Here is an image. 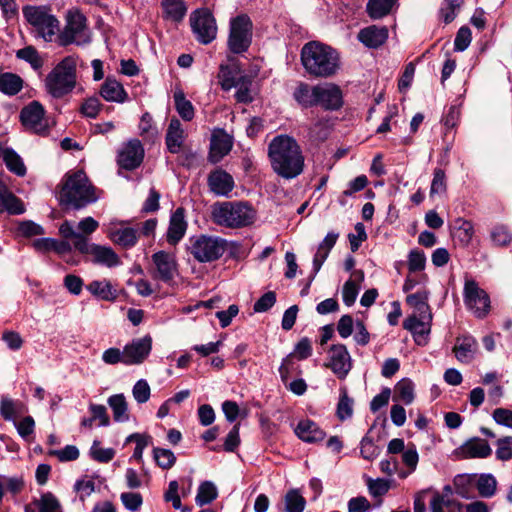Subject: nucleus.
<instances>
[{
	"label": "nucleus",
	"mask_w": 512,
	"mask_h": 512,
	"mask_svg": "<svg viewBox=\"0 0 512 512\" xmlns=\"http://www.w3.org/2000/svg\"><path fill=\"white\" fill-rule=\"evenodd\" d=\"M271 168L279 177L291 180L304 171L305 157L298 142L291 136L279 135L268 145Z\"/></svg>",
	"instance_id": "1"
},
{
	"label": "nucleus",
	"mask_w": 512,
	"mask_h": 512,
	"mask_svg": "<svg viewBox=\"0 0 512 512\" xmlns=\"http://www.w3.org/2000/svg\"><path fill=\"white\" fill-rule=\"evenodd\" d=\"M301 62L305 71L316 78H328L340 69L338 52L317 41L306 43L301 50Z\"/></svg>",
	"instance_id": "2"
},
{
	"label": "nucleus",
	"mask_w": 512,
	"mask_h": 512,
	"mask_svg": "<svg viewBox=\"0 0 512 512\" xmlns=\"http://www.w3.org/2000/svg\"><path fill=\"white\" fill-rule=\"evenodd\" d=\"M98 198L96 188L85 172L78 170L66 175L59 193L61 205L78 210L96 202Z\"/></svg>",
	"instance_id": "3"
},
{
	"label": "nucleus",
	"mask_w": 512,
	"mask_h": 512,
	"mask_svg": "<svg viewBox=\"0 0 512 512\" xmlns=\"http://www.w3.org/2000/svg\"><path fill=\"white\" fill-rule=\"evenodd\" d=\"M212 220L215 224L226 228H243L253 224L256 211L243 201L218 202L212 206Z\"/></svg>",
	"instance_id": "4"
},
{
	"label": "nucleus",
	"mask_w": 512,
	"mask_h": 512,
	"mask_svg": "<svg viewBox=\"0 0 512 512\" xmlns=\"http://www.w3.org/2000/svg\"><path fill=\"white\" fill-rule=\"evenodd\" d=\"M228 242L219 236L201 234L189 239L188 251L200 263L220 259L227 250Z\"/></svg>",
	"instance_id": "5"
},
{
	"label": "nucleus",
	"mask_w": 512,
	"mask_h": 512,
	"mask_svg": "<svg viewBox=\"0 0 512 512\" xmlns=\"http://www.w3.org/2000/svg\"><path fill=\"white\" fill-rule=\"evenodd\" d=\"M76 61L73 57H65L47 76L46 87L54 97L68 94L75 86Z\"/></svg>",
	"instance_id": "6"
},
{
	"label": "nucleus",
	"mask_w": 512,
	"mask_h": 512,
	"mask_svg": "<svg viewBox=\"0 0 512 512\" xmlns=\"http://www.w3.org/2000/svg\"><path fill=\"white\" fill-rule=\"evenodd\" d=\"M86 22V17L78 9L69 10L66 15V25L59 34L60 45L88 44L91 41V35Z\"/></svg>",
	"instance_id": "7"
},
{
	"label": "nucleus",
	"mask_w": 512,
	"mask_h": 512,
	"mask_svg": "<svg viewBox=\"0 0 512 512\" xmlns=\"http://www.w3.org/2000/svg\"><path fill=\"white\" fill-rule=\"evenodd\" d=\"M23 16L47 42L52 41L59 30L58 19L45 6H26L23 8Z\"/></svg>",
	"instance_id": "8"
},
{
	"label": "nucleus",
	"mask_w": 512,
	"mask_h": 512,
	"mask_svg": "<svg viewBox=\"0 0 512 512\" xmlns=\"http://www.w3.org/2000/svg\"><path fill=\"white\" fill-rule=\"evenodd\" d=\"M252 22L247 15H238L231 18L227 45L234 54H241L248 50L252 42Z\"/></svg>",
	"instance_id": "9"
},
{
	"label": "nucleus",
	"mask_w": 512,
	"mask_h": 512,
	"mask_svg": "<svg viewBox=\"0 0 512 512\" xmlns=\"http://www.w3.org/2000/svg\"><path fill=\"white\" fill-rule=\"evenodd\" d=\"M463 300L467 309L477 318H484L491 308L488 293L473 279H466L463 288Z\"/></svg>",
	"instance_id": "10"
},
{
	"label": "nucleus",
	"mask_w": 512,
	"mask_h": 512,
	"mask_svg": "<svg viewBox=\"0 0 512 512\" xmlns=\"http://www.w3.org/2000/svg\"><path fill=\"white\" fill-rule=\"evenodd\" d=\"M190 25L195 38L201 44L207 45L217 36L216 20L206 8L197 9L191 13Z\"/></svg>",
	"instance_id": "11"
},
{
	"label": "nucleus",
	"mask_w": 512,
	"mask_h": 512,
	"mask_svg": "<svg viewBox=\"0 0 512 512\" xmlns=\"http://www.w3.org/2000/svg\"><path fill=\"white\" fill-rule=\"evenodd\" d=\"M153 270L151 276L155 280L171 284L178 274V264L174 254L158 251L152 255Z\"/></svg>",
	"instance_id": "12"
},
{
	"label": "nucleus",
	"mask_w": 512,
	"mask_h": 512,
	"mask_svg": "<svg viewBox=\"0 0 512 512\" xmlns=\"http://www.w3.org/2000/svg\"><path fill=\"white\" fill-rule=\"evenodd\" d=\"M76 250L82 254L91 256V261L98 265L112 268L120 264L118 255L111 247L89 243L88 239H79L76 243Z\"/></svg>",
	"instance_id": "13"
},
{
	"label": "nucleus",
	"mask_w": 512,
	"mask_h": 512,
	"mask_svg": "<svg viewBox=\"0 0 512 512\" xmlns=\"http://www.w3.org/2000/svg\"><path fill=\"white\" fill-rule=\"evenodd\" d=\"M432 313L412 314L403 322V327L410 331L419 346H425L431 332Z\"/></svg>",
	"instance_id": "14"
},
{
	"label": "nucleus",
	"mask_w": 512,
	"mask_h": 512,
	"mask_svg": "<svg viewBox=\"0 0 512 512\" xmlns=\"http://www.w3.org/2000/svg\"><path fill=\"white\" fill-rule=\"evenodd\" d=\"M151 349V336L145 335L142 338L133 339L124 346V364H141L149 356Z\"/></svg>",
	"instance_id": "15"
},
{
	"label": "nucleus",
	"mask_w": 512,
	"mask_h": 512,
	"mask_svg": "<svg viewBox=\"0 0 512 512\" xmlns=\"http://www.w3.org/2000/svg\"><path fill=\"white\" fill-rule=\"evenodd\" d=\"M144 158V149L137 139L129 140L118 152L117 162L126 170H133L140 166Z\"/></svg>",
	"instance_id": "16"
},
{
	"label": "nucleus",
	"mask_w": 512,
	"mask_h": 512,
	"mask_svg": "<svg viewBox=\"0 0 512 512\" xmlns=\"http://www.w3.org/2000/svg\"><path fill=\"white\" fill-rule=\"evenodd\" d=\"M207 185L211 193L218 197H229L235 188V181L227 171L217 168L207 177Z\"/></svg>",
	"instance_id": "17"
},
{
	"label": "nucleus",
	"mask_w": 512,
	"mask_h": 512,
	"mask_svg": "<svg viewBox=\"0 0 512 512\" xmlns=\"http://www.w3.org/2000/svg\"><path fill=\"white\" fill-rule=\"evenodd\" d=\"M327 366L338 378L343 379L346 377L352 364L350 354L344 345L337 344L331 347Z\"/></svg>",
	"instance_id": "18"
},
{
	"label": "nucleus",
	"mask_w": 512,
	"mask_h": 512,
	"mask_svg": "<svg viewBox=\"0 0 512 512\" xmlns=\"http://www.w3.org/2000/svg\"><path fill=\"white\" fill-rule=\"evenodd\" d=\"M342 104L343 96L339 86L333 83L317 85V106L326 110H337Z\"/></svg>",
	"instance_id": "19"
},
{
	"label": "nucleus",
	"mask_w": 512,
	"mask_h": 512,
	"mask_svg": "<svg viewBox=\"0 0 512 512\" xmlns=\"http://www.w3.org/2000/svg\"><path fill=\"white\" fill-rule=\"evenodd\" d=\"M233 137L225 130H214L211 136L210 151L208 159L216 164L223 159L232 149Z\"/></svg>",
	"instance_id": "20"
},
{
	"label": "nucleus",
	"mask_w": 512,
	"mask_h": 512,
	"mask_svg": "<svg viewBox=\"0 0 512 512\" xmlns=\"http://www.w3.org/2000/svg\"><path fill=\"white\" fill-rule=\"evenodd\" d=\"M312 353V345L311 341L308 338H302L296 345L292 353L286 356L281 366L279 367V374L281 380L285 383L287 382L292 366V359L296 357L299 360L307 359Z\"/></svg>",
	"instance_id": "21"
},
{
	"label": "nucleus",
	"mask_w": 512,
	"mask_h": 512,
	"mask_svg": "<svg viewBox=\"0 0 512 512\" xmlns=\"http://www.w3.org/2000/svg\"><path fill=\"white\" fill-rule=\"evenodd\" d=\"M184 209L179 207L171 215L166 238L170 245H176L185 235L187 230Z\"/></svg>",
	"instance_id": "22"
},
{
	"label": "nucleus",
	"mask_w": 512,
	"mask_h": 512,
	"mask_svg": "<svg viewBox=\"0 0 512 512\" xmlns=\"http://www.w3.org/2000/svg\"><path fill=\"white\" fill-rule=\"evenodd\" d=\"M491 453L492 449L490 445L486 440L481 438H472L458 449V455L465 459L487 458Z\"/></svg>",
	"instance_id": "23"
},
{
	"label": "nucleus",
	"mask_w": 512,
	"mask_h": 512,
	"mask_svg": "<svg viewBox=\"0 0 512 512\" xmlns=\"http://www.w3.org/2000/svg\"><path fill=\"white\" fill-rule=\"evenodd\" d=\"M358 40L369 48L383 45L388 38V29L384 26L371 25L359 31Z\"/></svg>",
	"instance_id": "24"
},
{
	"label": "nucleus",
	"mask_w": 512,
	"mask_h": 512,
	"mask_svg": "<svg viewBox=\"0 0 512 512\" xmlns=\"http://www.w3.org/2000/svg\"><path fill=\"white\" fill-rule=\"evenodd\" d=\"M100 95L107 102L124 103L128 100V93L123 85L111 77H107L102 83Z\"/></svg>",
	"instance_id": "25"
},
{
	"label": "nucleus",
	"mask_w": 512,
	"mask_h": 512,
	"mask_svg": "<svg viewBox=\"0 0 512 512\" xmlns=\"http://www.w3.org/2000/svg\"><path fill=\"white\" fill-rule=\"evenodd\" d=\"M295 434L304 442L316 443L323 441L325 432L312 420H300L295 428Z\"/></svg>",
	"instance_id": "26"
},
{
	"label": "nucleus",
	"mask_w": 512,
	"mask_h": 512,
	"mask_svg": "<svg viewBox=\"0 0 512 512\" xmlns=\"http://www.w3.org/2000/svg\"><path fill=\"white\" fill-rule=\"evenodd\" d=\"M0 211H6L9 214L19 215L25 212L22 201L17 198L7 187L6 183L0 178Z\"/></svg>",
	"instance_id": "27"
},
{
	"label": "nucleus",
	"mask_w": 512,
	"mask_h": 512,
	"mask_svg": "<svg viewBox=\"0 0 512 512\" xmlns=\"http://www.w3.org/2000/svg\"><path fill=\"white\" fill-rule=\"evenodd\" d=\"M86 289L96 298L113 302L118 297V291L113 286L110 280H93L87 286Z\"/></svg>",
	"instance_id": "28"
},
{
	"label": "nucleus",
	"mask_w": 512,
	"mask_h": 512,
	"mask_svg": "<svg viewBox=\"0 0 512 512\" xmlns=\"http://www.w3.org/2000/svg\"><path fill=\"white\" fill-rule=\"evenodd\" d=\"M45 110L38 101H32L24 106L20 112V120L25 127H35L41 125Z\"/></svg>",
	"instance_id": "29"
},
{
	"label": "nucleus",
	"mask_w": 512,
	"mask_h": 512,
	"mask_svg": "<svg viewBox=\"0 0 512 512\" xmlns=\"http://www.w3.org/2000/svg\"><path fill=\"white\" fill-rule=\"evenodd\" d=\"M244 76H246V74H243L239 67L235 64H222L218 74L221 87L225 91L231 90L236 85L237 81H240V79H242Z\"/></svg>",
	"instance_id": "30"
},
{
	"label": "nucleus",
	"mask_w": 512,
	"mask_h": 512,
	"mask_svg": "<svg viewBox=\"0 0 512 512\" xmlns=\"http://www.w3.org/2000/svg\"><path fill=\"white\" fill-rule=\"evenodd\" d=\"M477 341L473 337L458 338L453 348L456 358L462 363H469L476 353Z\"/></svg>",
	"instance_id": "31"
},
{
	"label": "nucleus",
	"mask_w": 512,
	"mask_h": 512,
	"mask_svg": "<svg viewBox=\"0 0 512 512\" xmlns=\"http://www.w3.org/2000/svg\"><path fill=\"white\" fill-rule=\"evenodd\" d=\"M444 508H447L448 512H460L463 508V504L452 497L440 495L439 492H435L430 502V511L444 512Z\"/></svg>",
	"instance_id": "32"
},
{
	"label": "nucleus",
	"mask_w": 512,
	"mask_h": 512,
	"mask_svg": "<svg viewBox=\"0 0 512 512\" xmlns=\"http://www.w3.org/2000/svg\"><path fill=\"white\" fill-rule=\"evenodd\" d=\"M293 95L295 100L303 107L317 106V85L310 86L306 83H300Z\"/></svg>",
	"instance_id": "33"
},
{
	"label": "nucleus",
	"mask_w": 512,
	"mask_h": 512,
	"mask_svg": "<svg viewBox=\"0 0 512 512\" xmlns=\"http://www.w3.org/2000/svg\"><path fill=\"white\" fill-rule=\"evenodd\" d=\"M109 237L124 248L133 247L137 242V231L131 227L111 229Z\"/></svg>",
	"instance_id": "34"
},
{
	"label": "nucleus",
	"mask_w": 512,
	"mask_h": 512,
	"mask_svg": "<svg viewBox=\"0 0 512 512\" xmlns=\"http://www.w3.org/2000/svg\"><path fill=\"white\" fill-rule=\"evenodd\" d=\"M498 481L491 473L480 474L476 481L478 494L482 498H492L497 492Z\"/></svg>",
	"instance_id": "35"
},
{
	"label": "nucleus",
	"mask_w": 512,
	"mask_h": 512,
	"mask_svg": "<svg viewBox=\"0 0 512 512\" xmlns=\"http://www.w3.org/2000/svg\"><path fill=\"white\" fill-rule=\"evenodd\" d=\"M23 80L14 73L5 72L0 74V91L6 95L13 96L21 91Z\"/></svg>",
	"instance_id": "36"
},
{
	"label": "nucleus",
	"mask_w": 512,
	"mask_h": 512,
	"mask_svg": "<svg viewBox=\"0 0 512 512\" xmlns=\"http://www.w3.org/2000/svg\"><path fill=\"white\" fill-rule=\"evenodd\" d=\"M26 406L20 401L3 398L0 405V413L5 420L15 422L16 418L25 413Z\"/></svg>",
	"instance_id": "37"
},
{
	"label": "nucleus",
	"mask_w": 512,
	"mask_h": 512,
	"mask_svg": "<svg viewBox=\"0 0 512 512\" xmlns=\"http://www.w3.org/2000/svg\"><path fill=\"white\" fill-rule=\"evenodd\" d=\"M108 405L113 412V418L116 422H125L129 419L128 407L123 394H115L108 398Z\"/></svg>",
	"instance_id": "38"
},
{
	"label": "nucleus",
	"mask_w": 512,
	"mask_h": 512,
	"mask_svg": "<svg viewBox=\"0 0 512 512\" xmlns=\"http://www.w3.org/2000/svg\"><path fill=\"white\" fill-rule=\"evenodd\" d=\"M396 0H369L367 3V13L372 19H381L388 15Z\"/></svg>",
	"instance_id": "39"
},
{
	"label": "nucleus",
	"mask_w": 512,
	"mask_h": 512,
	"mask_svg": "<svg viewBox=\"0 0 512 512\" xmlns=\"http://www.w3.org/2000/svg\"><path fill=\"white\" fill-rule=\"evenodd\" d=\"M253 79L251 76L246 75L237 81L233 88H236L235 98L239 103H250L253 101V90L251 88Z\"/></svg>",
	"instance_id": "40"
},
{
	"label": "nucleus",
	"mask_w": 512,
	"mask_h": 512,
	"mask_svg": "<svg viewBox=\"0 0 512 512\" xmlns=\"http://www.w3.org/2000/svg\"><path fill=\"white\" fill-rule=\"evenodd\" d=\"M217 496L218 490L215 484L211 481H204L198 487L195 501L198 506H204L214 501Z\"/></svg>",
	"instance_id": "41"
},
{
	"label": "nucleus",
	"mask_w": 512,
	"mask_h": 512,
	"mask_svg": "<svg viewBox=\"0 0 512 512\" xmlns=\"http://www.w3.org/2000/svg\"><path fill=\"white\" fill-rule=\"evenodd\" d=\"M162 6L166 17L172 21L179 22L186 14L183 0H162Z\"/></svg>",
	"instance_id": "42"
},
{
	"label": "nucleus",
	"mask_w": 512,
	"mask_h": 512,
	"mask_svg": "<svg viewBox=\"0 0 512 512\" xmlns=\"http://www.w3.org/2000/svg\"><path fill=\"white\" fill-rule=\"evenodd\" d=\"M7 168L18 176L26 174V167L21 157L12 149H3L2 154Z\"/></svg>",
	"instance_id": "43"
},
{
	"label": "nucleus",
	"mask_w": 512,
	"mask_h": 512,
	"mask_svg": "<svg viewBox=\"0 0 512 512\" xmlns=\"http://www.w3.org/2000/svg\"><path fill=\"white\" fill-rule=\"evenodd\" d=\"M394 400H399L409 405L414 400V385L409 379L400 380L395 386Z\"/></svg>",
	"instance_id": "44"
},
{
	"label": "nucleus",
	"mask_w": 512,
	"mask_h": 512,
	"mask_svg": "<svg viewBox=\"0 0 512 512\" xmlns=\"http://www.w3.org/2000/svg\"><path fill=\"white\" fill-rule=\"evenodd\" d=\"M284 502L286 512H303L306 505V500L297 489L289 490L285 495Z\"/></svg>",
	"instance_id": "45"
},
{
	"label": "nucleus",
	"mask_w": 512,
	"mask_h": 512,
	"mask_svg": "<svg viewBox=\"0 0 512 512\" xmlns=\"http://www.w3.org/2000/svg\"><path fill=\"white\" fill-rule=\"evenodd\" d=\"M184 130H168L166 145L169 152L176 154L184 150L186 135Z\"/></svg>",
	"instance_id": "46"
},
{
	"label": "nucleus",
	"mask_w": 512,
	"mask_h": 512,
	"mask_svg": "<svg viewBox=\"0 0 512 512\" xmlns=\"http://www.w3.org/2000/svg\"><path fill=\"white\" fill-rule=\"evenodd\" d=\"M402 462L408 468L407 472H401L399 476L406 478L409 474L414 472L419 462V455L415 445H409L402 453Z\"/></svg>",
	"instance_id": "47"
},
{
	"label": "nucleus",
	"mask_w": 512,
	"mask_h": 512,
	"mask_svg": "<svg viewBox=\"0 0 512 512\" xmlns=\"http://www.w3.org/2000/svg\"><path fill=\"white\" fill-rule=\"evenodd\" d=\"M353 414V399L347 394V389H340V398L337 404V416L340 420H346Z\"/></svg>",
	"instance_id": "48"
},
{
	"label": "nucleus",
	"mask_w": 512,
	"mask_h": 512,
	"mask_svg": "<svg viewBox=\"0 0 512 512\" xmlns=\"http://www.w3.org/2000/svg\"><path fill=\"white\" fill-rule=\"evenodd\" d=\"M490 238L496 246H507L512 242V233L504 225H496L491 229Z\"/></svg>",
	"instance_id": "49"
},
{
	"label": "nucleus",
	"mask_w": 512,
	"mask_h": 512,
	"mask_svg": "<svg viewBox=\"0 0 512 512\" xmlns=\"http://www.w3.org/2000/svg\"><path fill=\"white\" fill-rule=\"evenodd\" d=\"M176 109L179 115L185 120H191L194 116V109L190 101L179 91L174 93Z\"/></svg>",
	"instance_id": "50"
},
{
	"label": "nucleus",
	"mask_w": 512,
	"mask_h": 512,
	"mask_svg": "<svg viewBox=\"0 0 512 512\" xmlns=\"http://www.w3.org/2000/svg\"><path fill=\"white\" fill-rule=\"evenodd\" d=\"M35 504L39 512H61L59 501L50 492L42 494Z\"/></svg>",
	"instance_id": "51"
},
{
	"label": "nucleus",
	"mask_w": 512,
	"mask_h": 512,
	"mask_svg": "<svg viewBox=\"0 0 512 512\" xmlns=\"http://www.w3.org/2000/svg\"><path fill=\"white\" fill-rule=\"evenodd\" d=\"M456 235L459 241L464 244H469L474 235L473 224L465 219L459 218L456 220Z\"/></svg>",
	"instance_id": "52"
},
{
	"label": "nucleus",
	"mask_w": 512,
	"mask_h": 512,
	"mask_svg": "<svg viewBox=\"0 0 512 512\" xmlns=\"http://www.w3.org/2000/svg\"><path fill=\"white\" fill-rule=\"evenodd\" d=\"M407 303L414 308L413 314L431 313L426 293L417 292L409 295Z\"/></svg>",
	"instance_id": "53"
},
{
	"label": "nucleus",
	"mask_w": 512,
	"mask_h": 512,
	"mask_svg": "<svg viewBox=\"0 0 512 512\" xmlns=\"http://www.w3.org/2000/svg\"><path fill=\"white\" fill-rule=\"evenodd\" d=\"M91 457L100 463H107L111 461L115 455L113 448H102L100 442L95 440L90 448Z\"/></svg>",
	"instance_id": "54"
},
{
	"label": "nucleus",
	"mask_w": 512,
	"mask_h": 512,
	"mask_svg": "<svg viewBox=\"0 0 512 512\" xmlns=\"http://www.w3.org/2000/svg\"><path fill=\"white\" fill-rule=\"evenodd\" d=\"M148 440H149L148 436L142 435L139 433H133L126 438V443H129V442L136 443V447L134 449L132 459H135L138 462H140L142 460L143 452H144L145 448L148 446Z\"/></svg>",
	"instance_id": "55"
},
{
	"label": "nucleus",
	"mask_w": 512,
	"mask_h": 512,
	"mask_svg": "<svg viewBox=\"0 0 512 512\" xmlns=\"http://www.w3.org/2000/svg\"><path fill=\"white\" fill-rule=\"evenodd\" d=\"M446 176L442 169H435L433 173V179L430 187V197L435 195H442L446 192Z\"/></svg>",
	"instance_id": "56"
},
{
	"label": "nucleus",
	"mask_w": 512,
	"mask_h": 512,
	"mask_svg": "<svg viewBox=\"0 0 512 512\" xmlns=\"http://www.w3.org/2000/svg\"><path fill=\"white\" fill-rule=\"evenodd\" d=\"M360 453L364 459L372 461L379 456L380 448L374 443L371 437L366 435L361 440Z\"/></svg>",
	"instance_id": "57"
},
{
	"label": "nucleus",
	"mask_w": 512,
	"mask_h": 512,
	"mask_svg": "<svg viewBox=\"0 0 512 512\" xmlns=\"http://www.w3.org/2000/svg\"><path fill=\"white\" fill-rule=\"evenodd\" d=\"M16 56L19 59L30 63V65L34 69H38L42 66V60H41L37 50L32 46H27L22 49H19L16 52Z\"/></svg>",
	"instance_id": "58"
},
{
	"label": "nucleus",
	"mask_w": 512,
	"mask_h": 512,
	"mask_svg": "<svg viewBox=\"0 0 512 512\" xmlns=\"http://www.w3.org/2000/svg\"><path fill=\"white\" fill-rule=\"evenodd\" d=\"M135 401L139 404L146 403L150 399L151 389L145 379L138 380L132 389Z\"/></svg>",
	"instance_id": "59"
},
{
	"label": "nucleus",
	"mask_w": 512,
	"mask_h": 512,
	"mask_svg": "<svg viewBox=\"0 0 512 512\" xmlns=\"http://www.w3.org/2000/svg\"><path fill=\"white\" fill-rule=\"evenodd\" d=\"M153 453L155 461L163 469L171 468L176 461V457L171 450L154 448Z\"/></svg>",
	"instance_id": "60"
},
{
	"label": "nucleus",
	"mask_w": 512,
	"mask_h": 512,
	"mask_svg": "<svg viewBox=\"0 0 512 512\" xmlns=\"http://www.w3.org/2000/svg\"><path fill=\"white\" fill-rule=\"evenodd\" d=\"M496 457L499 460L507 461L512 458V436L500 438L496 442Z\"/></svg>",
	"instance_id": "61"
},
{
	"label": "nucleus",
	"mask_w": 512,
	"mask_h": 512,
	"mask_svg": "<svg viewBox=\"0 0 512 512\" xmlns=\"http://www.w3.org/2000/svg\"><path fill=\"white\" fill-rule=\"evenodd\" d=\"M426 257L420 250H411L408 255V269L410 272L422 271L425 268Z\"/></svg>",
	"instance_id": "62"
},
{
	"label": "nucleus",
	"mask_w": 512,
	"mask_h": 512,
	"mask_svg": "<svg viewBox=\"0 0 512 512\" xmlns=\"http://www.w3.org/2000/svg\"><path fill=\"white\" fill-rule=\"evenodd\" d=\"M359 289L360 287L355 283V281L348 280L345 282L342 289V298L343 302L347 306H352L355 303Z\"/></svg>",
	"instance_id": "63"
},
{
	"label": "nucleus",
	"mask_w": 512,
	"mask_h": 512,
	"mask_svg": "<svg viewBox=\"0 0 512 512\" xmlns=\"http://www.w3.org/2000/svg\"><path fill=\"white\" fill-rule=\"evenodd\" d=\"M367 486H368L369 493L373 497H381V496L385 495L390 488L389 481L385 480V479H381V478H378L375 480L369 479Z\"/></svg>",
	"instance_id": "64"
}]
</instances>
